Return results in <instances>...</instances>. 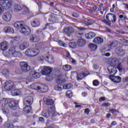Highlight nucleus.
I'll return each instance as SVG.
<instances>
[{"instance_id": "f257e3e1", "label": "nucleus", "mask_w": 128, "mask_h": 128, "mask_svg": "<svg viewBox=\"0 0 128 128\" xmlns=\"http://www.w3.org/2000/svg\"><path fill=\"white\" fill-rule=\"evenodd\" d=\"M16 28H20V32L24 36H28L32 32L30 28L26 26V23L24 21L16 22L14 24Z\"/></svg>"}, {"instance_id": "f03ea898", "label": "nucleus", "mask_w": 128, "mask_h": 128, "mask_svg": "<svg viewBox=\"0 0 128 128\" xmlns=\"http://www.w3.org/2000/svg\"><path fill=\"white\" fill-rule=\"evenodd\" d=\"M25 54L27 56L32 58L36 56H38L40 54V50L36 48H29L26 50Z\"/></svg>"}, {"instance_id": "7ed1b4c3", "label": "nucleus", "mask_w": 128, "mask_h": 128, "mask_svg": "<svg viewBox=\"0 0 128 128\" xmlns=\"http://www.w3.org/2000/svg\"><path fill=\"white\" fill-rule=\"evenodd\" d=\"M56 110L54 108H49L48 110H45L42 112V116L44 118H50L52 115L54 116Z\"/></svg>"}, {"instance_id": "20e7f679", "label": "nucleus", "mask_w": 128, "mask_h": 128, "mask_svg": "<svg viewBox=\"0 0 128 128\" xmlns=\"http://www.w3.org/2000/svg\"><path fill=\"white\" fill-rule=\"evenodd\" d=\"M20 68L22 72H26L30 70V66L28 64V63L26 62H21L20 63Z\"/></svg>"}, {"instance_id": "39448f33", "label": "nucleus", "mask_w": 128, "mask_h": 128, "mask_svg": "<svg viewBox=\"0 0 128 128\" xmlns=\"http://www.w3.org/2000/svg\"><path fill=\"white\" fill-rule=\"evenodd\" d=\"M16 85L12 81H6L4 82V88L6 90H12V88H14Z\"/></svg>"}, {"instance_id": "423d86ee", "label": "nucleus", "mask_w": 128, "mask_h": 128, "mask_svg": "<svg viewBox=\"0 0 128 128\" xmlns=\"http://www.w3.org/2000/svg\"><path fill=\"white\" fill-rule=\"evenodd\" d=\"M106 19L109 22L114 24L116 22V16L114 14L108 13L106 15Z\"/></svg>"}, {"instance_id": "0eeeda50", "label": "nucleus", "mask_w": 128, "mask_h": 128, "mask_svg": "<svg viewBox=\"0 0 128 128\" xmlns=\"http://www.w3.org/2000/svg\"><path fill=\"white\" fill-rule=\"evenodd\" d=\"M63 32L67 36H72V34L74 33V28L72 26L64 28Z\"/></svg>"}, {"instance_id": "6e6552de", "label": "nucleus", "mask_w": 128, "mask_h": 128, "mask_svg": "<svg viewBox=\"0 0 128 128\" xmlns=\"http://www.w3.org/2000/svg\"><path fill=\"white\" fill-rule=\"evenodd\" d=\"M34 98L32 96H26L24 98V104L25 106H30L32 104Z\"/></svg>"}, {"instance_id": "1a4fd4ad", "label": "nucleus", "mask_w": 128, "mask_h": 128, "mask_svg": "<svg viewBox=\"0 0 128 128\" xmlns=\"http://www.w3.org/2000/svg\"><path fill=\"white\" fill-rule=\"evenodd\" d=\"M90 74V72L88 71H84L80 72L79 74H77L76 78L78 80H80L84 78H86V76H88Z\"/></svg>"}, {"instance_id": "9d476101", "label": "nucleus", "mask_w": 128, "mask_h": 128, "mask_svg": "<svg viewBox=\"0 0 128 128\" xmlns=\"http://www.w3.org/2000/svg\"><path fill=\"white\" fill-rule=\"evenodd\" d=\"M108 70L109 74H111L110 76H114V74H116L118 72V70H116V67L112 66H108Z\"/></svg>"}, {"instance_id": "9b49d317", "label": "nucleus", "mask_w": 128, "mask_h": 128, "mask_svg": "<svg viewBox=\"0 0 128 128\" xmlns=\"http://www.w3.org/2000/svg\"><path fill=\"white\" fill-rule=\"evenodd\" d=\"M12 0H4V2L2 4V8L4 10H6L10 8L12 6Z\"/></svg>"}, {"instance_id": "f8f14e48", "label": "nucleus", "mask_w": 128, "mask_h": 128, "mask_svg": "<svg viewBox=\"0 0 128 128\" xmlns=\"http://www.w3.org/2000/svg\"><path fill=\"white\" fill-rule=\"evenodd\" d=\"M109 78L114 82H122V78L118 76H114V75L110 76Z\"/></svg>"}, {"instance_id": "ddd939ff", "label": "nucleus", "mask_w": 128, "mask_h": 128, "mask_svg": "<svg viewBox=\"0 0 128 128\" xmlns=\"http://www.w3.org/2000/svg\"><path fill=\"white\" fill-rule=\"evenodd\" d=\"M52 72V68L44 66L42 70V74H50Z\"/></svg>"}, {"instance_id": "4468645a", "label": "nucleus", "mask_w": 128, "mask_h": 128, "mask_svg": "<svg viewBox=\"0 0 128 128\" xmlns=\"http://www.w3.org/2000/svg\"><path fill=\"white\" fill-rule=\"evenodd\" d=\"M2 18L5 22H10L12 20V14L9 12H5L2 16Z\"/></svg>"}, {"instance_id": "2eb2a0df", "label": "nucleus", "mask_w": 128, "mask_h": 128, "mask_svg": "<svg viewBox=\"0 0 128 128\" xmlns=\"http://www.w3.org/2000/svg\"><path fill=\"white\" fill-rule=\"evenodd\" d=\"M115 52L119 56H124V50H122V47L117 48L116 49Z\"/></svg>"}, {"instance_id": "dca6fc26", "label": "nucleus", "mask_w": 128, "mask_h": 128, "mask_svg": "<svg viewBox=\"0 0 128 128\" xmlns=\"http://www.w3.org/2000/svg\"><path fill=\"white\" fill-rule=\"evenodd\" d=\"M30 24L32 26L33 28H37V26H39L40 24V21L38 18H35L31 22Z\"/></svg>"}, {"instance_id": "f3484780", "label": "nucleus", "mask_w": 128, "mask_h": 128, "mask_svg": "<svg viewBox=\"0 0 128 128\" xmlns=\"http://www.w3.org/2000/svg\"><path fill=\"white\" fill-rule=\"evenodd\" d=\"M48 90V87L45 85L40 84L38 92H46Z\"/></svg>"}, {"instance_id": "a211bd4d", "label": "nucleus", "mask_w": 128, "mask_h": 128, "mask_svg": "<svg viewBox=\"0 0 128 128\" xmlns=\"http://www.w3.org/2000/svg\"><path fill=\"white\" fill-rule=\"evenodd\" d=\"M30 44H28V42H24L19 46V48L21 50H26V48H28Z\"/></svg>"}, {"instance_id": "6ab92c4d", "label": "nucleus", "mask_w": 128, "mask_h": 128, "mask_svg": "<svg viewBox=\"0 0 128 128\" xmlns=\"http://www.w3.org/2000/svg\"><path fill=\"white\" fill-rule=\"evenodd\" d=\"M8 106L12 110H16V102L14 100L9 102Z\"/></svg>"}, {"instance_id": "aec40b11", "label": "nucleus", "mask_w": 128, "mask_h": 128, "mask_svg": "<svg viewBox=\"0 0 128 128\" xmlns=\"http://www.w3.org/2000/svg\"><path fill=\"white\" fill-rule=\"evenodd\" d=\"M93 42L97 44H102L104 42V38L100 37H96L94 39Z\"/></svg>"}, {"instance_id": "412c9836", "label": "nucleus", "mask_w": 128, "mask_h": 128, "mask_svg": "<svg viewBox=\"0 0 128 128\" xmlns=\"http://www.w3.org/2000/svg\"><path fill=\"white\" fill-rule=\"evenodd\" d=\"M0 48L2 50H6L8 48V42L4 41L2 42L0 44Z\"/></svg>"}, {"instance_id": "4be33fe9", "label": "nucleus", "mask_w": 128, "mask_h": 128, "mask_svg": "<svg viewBox=\"0 0 128 128\" xmlns=\"http://www.w3.org/2000/svg\"><path fill=\"white\" fill-rule=\"evenodd\" d=\"M85 36L87 40H92L96 36V33L92 32H89L85 34Z\"/></svg>"}, {"instance_id": "5701e85b", "label": "nucleus", "mask_w": 128, "mask_h": 128, "mask_svg": "<svg viewBox=\"0 0 128 128\" xmlns=\"http://www.w3.org/2000/svg\"><path fill=\"white\" fill-rule=\"evenodd\" d=\"M110 64L112 66H120V61L116 58H113L110 61Z\"/></svg>"}, {"instance_id": "b1692460", "label": "nucleus", "mask_w": 128, "mask_h": 128, "mask_svg": "<svg viewBox=\"0 0 128 128\" xmlns=\"http://www.w3.org/2000/svg\"><path fill=\"white\" fill-rule=\"evenodd\" d=\"M58 84H56L54 86V90H58V92H62V90H64V85L61 84L60 83H57Z\"/></svg>"}, {"instance_id": "393cba45", "label": "nucleus", "mask_w": 128, "mask_h": 128, "mask_svg": "<svg viewBox=\"0 0 128 128\" xmlns=\"http://www.w3.org/2000/svg\"><path fill=\"white\" fill-rule=\"evenodd\" d=\"M86 42L85 40L80 38L77 40V46L80 47L84 46H85Z\"/></svg>"}, {"instance_id": "a878e982", "label": "nucleus", "mask_w": 128, "mask_h": 128, "mask_svg": "<svg viewBox=\"0 0 128 128\" xmlns=\"http://www.w3.org/2000/svg\"><path fill=\"white\" fill-rule=\"evenodd\" d=\"M88 48L92 52H94V50H96L98 48V46L96 44H94L92 43H90L88 44Z\"/></svg>"}, {"instance_id": "bb28decb", "label": "nucleus", "mask_w": 128, "mask_h": 128, "mask_svg": "<svg viewBox=\"0 0 128 128\" xmlns=\"http://www.w3.org/2000/svg\"><path fill=\"white\" fill-rule=\"evenodd\" d=\"M29 40L30 42H38V38H36V36L35 34L31 35L30 36Z\"/></svg>"}, {"instance_id": "cd10ccee", "label": "nucleus", "mask_w": 128, "mask_h": 128, "mask_svg": "<svg viewBox=\"0 0 128 128\" xmlns=\"http://www.w3.org/2000/svg\"><path fill=\"white\" fill-rule=\"evenodd\" d=\"M40 86V84L38 83H34L31 85L32 88V90H38V92Z\"/></svg>"}, {"instance_id": "c85d7f7f", "label": "nucleus", "mask_w": 128, "mask_h": 128, "mask_svg": "<svg viewBox=\"0 0 128 128\" xmlns=\"http://www.w3.org/2000/svg\"><path fill=\"white\" fill-rule=\"evenodd\" d=\"M11 94L12 96H20L22 94V92L18 89L13 90L11 92Z\"/></svg>"}, {"instance_id": "c756f323", "label": "nucleus", "mask_w": 128, "mask_h": 128, "mask_svg": "<svg viewBox=\"0 0 128 128\" xmlns=\"http://www.w3.org/2000/svg\"><path fill=\"white\" fill-rule=\"evenodd\" d=\"M118 44V41H114L112 42H110L108 44V46L110 48H116Z\"/></svg>"}, {"instance_id": "7c9ffc66", "label": "nucleus", "mask_w": 128, "mask_h": 128, "mask_svg": "<svg viewBox=\"0 0 128 128\" xmlns=\"http://www.w3.org/2000/svg\"><path fill=\"white\" fill-rule=\"evenodd\" d=\"M64 78H62V75H58L56 78V84H62V82H64Z\"/></svg>"}, {"instance_id": "2f4dec72", "label": "nucleus", "mask_w": 128, "mask_h": 128, "mask_svg": "<svg viewBox=\"0 0 128 128\" xmlns=\"http://www.w3.org/2000/svg\"><path fill=\"white\" fill-rule=\"evenodd\" d=\"M8 102V99L6 98H2L0 100V104H2V106H6Z\"/></svg>"}, {"instance_id": "473e14b6", "label": "nucleus", "mask_w": 128, "mask_h": 128, "mask_svg": "<svg viewBox=\"0 0 128 128\" xmlns=\"http://www.w3.org/2000/svg\"><path fill=\"white\" fill-rule=\"evenodd\" d=\"M24 112L26 114H30V112L32 110V106L30 105H26L23 110Z\"/></svg>"}, {"instance_id": "72a5a7b5", "label": "nucleus", "mask_w": 128, "mask_h": 128, "mask_svg": "<svg viewBox=\"0 0 128 128\" xmlns=\"http://www.w3.org/2000/svg\"><path fill=\"white\" fill-rule=\"evenodd\" d=\"M4 32H8L9 34H14V29H12V28L10 27H5L4 28Z\"/></svg>"}, {"instance_id": "f704fd0d", "label": "nucleus", "mask_w": 128, "mask_h": 128, "mask_svg": "<svg viewBox=\"0 0 128 128\" xmlns=\"http://www.w3.org/2000/svg\"><path fill=\"white\" fill-rule=\"evenodd\" d=\"M18 46V42L16 40V39L12 40L10 42V46H13L16 48Z\"/></svg>"}, {"instance_id": "c9c22d12", "label": "nucleus", "mask_w": 128, "mask_h": 128, "mask_svg": "<svg viewBox=\"0 0 128 128\" xmlns=\"http://www.w3.org/2000/svg\"><path fill=\"white\" fill-rule=\"evenodd\" d=\"M46 60H48L49 64H54V59L52 56H46Z\"/></svg>"}, {"instance_id": "e433bc0d", "label": "nucleus", "mask_w": 128, "mask_h": 128, "mask_svg": "<svg viewBox=\"0 0 128 128\" xmlns=\"http://www.w3.org/2000/svg\"><path fill=\"white\" fill-rule=\"evenodd\" d=\"M30 74L32 75V76L34 78H38L40 76V74L36 72H30Z\"/></svg>"}, {"instance_id": "4c0bfd02", "label": "nucleus", "mask_w": 128, "mask_h": 128, "mask_svg": "<svg viewBox=\"0 0 128 128\" xmlns=\"http://www.w3.org/2000/svg\"><path fill=\"white\" fill-rule=\"evenodd\" d=\"M22 12H24L25 14L30 13V9L26 6H22Z\"/></svg>"}, {"instance_id": "58836bf2", "label": "nucleus", "mask_w": 128, "mask_h": 128, "mask_svg": "<svg viewBox=\"0 0 128 128\" xmlns=\"http://www.w3.org/2000/svg\"><path fill=\"white\" fill-rule=\"evenodd\" d=\"M14 12H20L22 10V6L18 4H15L14 6Z\"/></svg>"}, {"instance_id": "ea45409f", "label": "nucleus", "mask_w": 128, "mask_h": 128, "mask_svg": "<svg viewBox=\"0 0 128 128\" xmlns=\"http://www.w3.org/2000/svg\"><path fill=\"white\" fill-rule=\"evenodd\" d=\"M58 42L60 46H63V48H68V44L64 43V42L59 40L58 41Z\"/></svg>"}, {"instance_id": "a19ab883", "label": "nucleus", "mask_w": 128, "mask_h": 128, "mask_svg": "<svg viewBox=\"0 0 128 128\" xmlns=\"http://www.w3.org/2000/svg\"><path fill=\"white\" fill-rule=\"evenodd\" d=\"M63 70L66 72H68V70H72V66L70 65H64L63 66Z\"/></svg>"}, {"instance_id": "79ce46f5", "label": "nucleus", "mask_w": 128, "mask_h": 128, "mask_svg": "<svg viewBox=\"0 0 128 128\" xmlns=\"http://www.w3.org/2000/svg\"><path fill=\"white\" fill-rule=\"evenodd\" d=\"M46 102L47 106H52L54 104V100L52 99H47Z\"/></svg>"}, {"instance_id": "37998d69", "label": "nucleus", "mask_w": 128, "mask_h": 128, "mask_svg": "<svg viewBox=\"0 0 128 128\" xmlns=\"http://www.w3.org/2000/svg\"><path fill=\"white\" fill-rule=\"evenodd\" d=\"M2 110L4 114H8V109L6 108V106H2Z\"/></svg>"}, {"instance_id": "c03bdc74", "label": "nucleus", "mask_w": 128, "mask_h": 128, "mask_svg": "<svg viewBox=\"0 0 128 128\" xmlns=\"http://www.w3.org/2000/svg\"><path fill=\"white\" fill-rule=\"evenodd\" d=\"M72 88V84H65L64 86V90H68Z\"/></svg>"}, {"instance_id": "a18cd8bd", "label": "nucleus", "mask_w": 128, "mask_h": 128, "mask_svg": "<svg viewBox=\"0 0 128 128\" xmlns=\"http://www.w3.org/2000/svg\"><path fill=\"white\" fill-rule=\"evenodd\" d=\"M36 2L38 4V10H39L40 12V10H42V2H40V1L36 0Z\"/></svg>"}, {"instance_id": "49530a36", "label": "nucleus", "mask_w": 128, "mask_h": 128, "mask_svg": "<svg viewBox=\"0 0 128 128\" xmlns=\"http://www.w3.org/2000/svg\"><path fill=\"white\" fill-rule=\"evenodd\" d=\"M66 96L70 98L72 96V92L70 90H68L66 92Z\"/></svg>"}, {"instance_id": "de8ad7c7", "label": "nucleus", "mask_w": 128, "mask_h": 128, "mask_svg": "<svg viewBox=\"0 0 128 128\" xmlns=\"http://www.w3.org/2000/svg\"><path fill=\"white\" fill-rule=\"evenodd\" d=\"M4 126L6 128H14V124H12V123H5Z\"/></svg>"}, {"instance_id": "09e8293b", "label": "nucleus", "mask_w": 128, "mask_h": 128, "mask_svg": "<svg viewBox=\"0 0 128 128\" xmlns=\"http://www.w3.org/2000/svg\"><path fill=\"white\" fill-rule=\"evenodd\" d=\"M68 44L69 46L72 48H76V44L74 42H71Z\"/></svg>"}, {"instance_id": "8fccbe9b", "label": "nucleus", "mask_w": 128, "mask_h": 128, "mask_svg": "<svg viewBox=\"0 0 128 128\" xmlns=\"http://www.w3.org/2000/svg\"><path fill=\"white\" fill-rule=\"evenodd\" d=\"M15 50H16V47H13L12 46H10L9 49V54H12L14 52Z\"/></svg>"}, {"instance_id": "3c124183", "label": "nucleus", "mask_w": 128, "mask_h": 128, "mask_svg": "<svg viewBox=\"0 0 128 128\" xmlns=\"http://www.w3.org/2000/svg\"><path fill=\"white\" fill-rule=\"evenodd\" d=\"M77 38H82V36H84V34L82 33H80L78 32H76L75 34Z\"/></svg>"}, {"instance_id": "603ef678", "label": "nucleus", "mask_w": 128, "mask_h": 128, "mask_svg": "<svg viewBox=\"0 0 128 128\" xmlns=\"http://www.w3.org/2000/svg\"><path fill=\"white\" fill-rule=\"evenodd\" d=\"M46 80H54V77H52V75H48L46 76Z\"/></svg>"}, {"instance_id": "864d4df0", "label": "nucleus", "mask_w": 128, "mask_h": 128, "mask_svg": "<svg viewBox=\"0 0 128 128\" xmlns=\"http://www.w3.org/2000/svg\"><path fill=\"white\" fill-rule=\"evenodd\" d=\"M93 85L95 86H98L100 84V82L98 80H94L92 82Z\"/></svg>"}, {"instance_id": "5fc2aeb1", "label": "nucleus", "mask_w": 128, "mask_h": 128, "mask_svg": "<svg viewBox=\"0 0 128 128\" xmlns=\"http://www.w3.org/2000/svg\"><path fill=\"white\" fill-rule=\"evenodd\" d=\"M2 74H3L4 75L8 74H10V72L6 69H4L2 71Z\"/></svg>"}, {"instance_id": "6e6d98bb", "label": "nucleus", "mask_w": 128, "mask_h": 128, "mask_svg": "<svg viewBox=\"0 0 128 128\" xmlns=\"http://www.w3.org/2000/svg\"><path fill=\"white\" fill-rule=\"evenodd\" d=\"M18 52L15 50L14 52L11 54H12V56H13L14 58H16L18 56Z\"/></svg>"}, {"instance_id": "4d7b16f0", "label": "nucleus", "mask_w": 128, "mask_h": 128, "mask_svg": "<svg viewBox=\"0 0 128 128\" xmlns=\"http://www.w3.org/2000/svg\"><path fill=\"white\" fill-rule=\"evenodd\" d=\"M103 22H104V24H107L108 26H112V22H110L106 20H104L102 21Z\"/></svg>"}, {"instance_id": "13d9d810", "label": "nucleus", "mask_w": 128, "mask_h": 128, "mask_svg": "<svg viewBox=\"0 0 128 128\" xmlns=\"http://www.w3.org/2000/svg\"><path fill=\"white\" fill-rule=\"evenodd\" d=\"M110 112L112 114H114V112H118V110H116V109L114 108H111L110 110Z\"/></svg>"}, {"instance_id": "bf43d9fd", "label": "nucleus", "mask_w": 128, "mask_h": 128, "mask_svg": "<svg viewBox=\"0 0 128 128\" xmlns=\"http://www.w3.org/2000/svg\"><path fill=\"white\" fill-rule=\"evenodd\" d=\"M102 106H110V104L109 102L104 103L102 104Z\"/></svg>"}, {"instance_id": "052dcab7", "label": "nucleus", "mask_w": 128, "mask_h": 128, "mask_svg": "<svg viewBox=\"0 0 128 128\" xmlns=\"http://www.w3.org/2000/svg\"><path fill=\"white\" fill-rule=\"evenodd\" d=\"M93 68L94 70H98V66L96 64H94L93 65Z\"/></svg>"}, {"instance_id": "680f3d73", "label": "nucleus", "mask_w": 128, "mask_h": 128, "mask_svg": "<svg viewBox=\"0 0 128 128\" xmlns=\"http://www.w3.org/2000/svg\"><path fill=\"white\" fill-rule=\"evenodd\" d=\"M39 122H42V124H44V118L43 117L39 118Z\"/></svg>"}, {"instance_id": "e2e57ef3", "label": "nucleus", "mask_w": 128, "mask_h": 128, "mask_svg": "<svg viewBox=\"0 0 128 128\" xmlns=\"http://www.w3.org/2000/svg\"><path fill=\"white\" fill-rule=\"evenodd\" d=\"M120 42H126V44H128V40H126L124 38L120 39Z\"/></svg>"}, {"instance_id": "0e129e2a", "label": "nucleus", "mask_w": 128, "mask_h": 128, "mask_svg": "<svg viewBox=\"0 0 128 128\" xmlns=\"http://www.w3.org/2000/svg\"><path fill=\"white\" fill-rule=\"evenodd\" d=\"M104 100H106V98L104 97H101L99 98V102H104Z\"/></svg>"}, {"instance_id": "69168bd1", "label": "nucleus", "mask_w": 128, "mask_h": 128, "mask_svg": "<svg viewBox=\"0 0 128 128\" xmlns=\"http://www.w3.org/2000/svg\"><path fill=\"white\" fill-rule=\"evenodd\" d=\"M122 82H128V76L124 77L122 78Z\"/></svg>"}, {"instance_id": "338daca9", "label": "nucleus", "mask_w": 128, "mask_h": 128, "mask_svg": "<svg viewBox=\"0 0 128 128\" xmlns=\"http://www.w3.org/2000/svg\"><path fill=\"white\" fill-rule=\"evenodd\" d=\"M84 112L86 114H90V109L88 108L85 109Z\"/></svg>"}, {"instance_id": "774afa93", "label": "nucleus", "mask_w": 128, "mask_h": 128, "mask_svg": "<svg viewBox=\"0 0 128 128\" xmlns=\"http://www.w3.org/2000/svg\"><path fill=\"white\" fill-rule=\"evenodd\" d=\"M49 20L51 22H56V20H54V17H52L51 18V19H49Z\"/></svg>"}]
</instances>
